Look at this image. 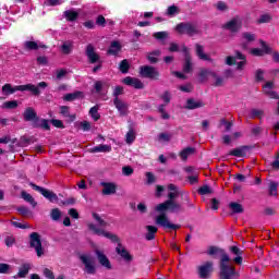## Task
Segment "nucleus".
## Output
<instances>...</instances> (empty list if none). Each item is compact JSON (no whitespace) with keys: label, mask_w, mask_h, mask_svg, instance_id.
Returning <instances> with one entry per match:
<instances>
[{"label":"nucleus","mask_w":279,"mask_h":279,"mask_svg":"<svg viewBox=\"0 0 279 279\" xmlns=\"http://www.w3.org/2000/svg\"><path fill=\"white\" fill-rule=\"evenodd\" d=\"M225 29H228L229 32H239L241 29V20L233 19L229 21L227 24H225Z\"/></svg>","instance_id":"nucleus-22"},{"label":"nucleus","mask_w":279,"mask_h":279,"mask_svg":"<svg viewBox=\"0 0 279 279\" xmlns=\"http://www.w3.org/2000/svg\"><path fill=\"white\" fill-rule=\"evenodd\" d=\"M195 49H196V56L197 58H199V60H205L206 62H213V59L210 58V56L204 52V46L196 44Z\"/></svg>","instance_id":"nucleus-23"},{"label":"nucleus","mask_w":279,"mask_h":279,"mask_svg":"<svg viewBox=\"0 0 279 279\" xmlns=\"http://www.w3.org/2000/svg\"><path fill=\"white\" fill-rule=\"evenodd\" d=\"M191 154H195V148L186 147L183 150H181L180 157L182 160H187V158H189V156H191Z\"/></svg>","instance_id":"nucleus-39"},{"label":"nucleus","mask_w":279,"mask_h":279,"mask_svg":"<svg viewBox=\"0 0 279 279\" xmlns=\"http://www.w3.org/2000/svg\"><path fill=\"white\" fill-rule=\"evenodd\" d=\"M44 276L45 278H48V279H56L53 271H51L49 268L44 269Z\"/></svg>","instance_id":"nucleus-64"},{"label":"nucleus","mask_w":279,"mask_h":279,"mask_svg":"<svg viewBox=\"0 0 279 279\" xmlns=\"http://www.w3.org/2000/svg\"><path fill=\"white\" fill-rule=\"evenodd\" d=\"M36 119H38V117L36 116V111H34V108L28 107L25 111H24V120L25 121H36Z\"/></svg>","instance_id":"nucleus-30"},{"label":"nucleus","mask_w":279,"mask_h":279,"mask_svg":"<svg viewBox=\"0 0 279 279\" xmlns=\"http://www.w3.org/2000/svg\"><path fill=\"white\" fill-rule=\"evenodd\" d=\"M265 112L260 109H252L250 119H263Z\"/></svg>","instance_id":"nucleus-43"},{"label":"nucleus","mask_w":279,"mask_h":279,"mask_svg":"<svg viewBox=\"0 0 279 279\" xmlns=\"http://www.w3.org/2000/svg\"><path fill=\"white\" fill-rule=\"evenodd\" d=\"M262 49L260 48H254L251 50V53L253 56H265V53H271V48L267 46V44L263 40H260Z\"/></svg>","instance_id":"nucleus-18"},{"label":"nucleus","mask_w":279,"mask_h":279,"mask_svg":"<svg viewBox=\"0 0 279 279\" xmlns=\"http://www.w3.org/2000/svg\"><path fill=\"white\" fill-rule=\"evenodd\" d=\"M80 260L85 265L86 274L90 276H95L97 268L95 267V258L90 255H81Z\"/></svg>","instance_id":"nucleus-8"},{"label":"nucleus","mask_w":279,"mask_h":279,"mask_svg":"<svg viewBox=\"0 0 279 279\" xmlns=\"http://www.w3.org/2000/svg\"><path fill=\"white\" fill-rule=\"evenodd\" d=\"M119 51H121V44L119 41H112L108 49L109 56H118Z\"/></svg>","instance_id":"nucleus-32"},{"label":"nucleus","mask_w":279,"mask_h":279,"mask_svg":"<svg viewBox=\"0 0 279 279\" xmlns=\"http://www.w3.org/2000/svg\"><path fill=\"white\" fill-rule=\"evenodd\" d=\"M29 239L31 247L35 250L37 256L40 258V256L45 254V251L43 250V242L40 241V234L33 232L31 233Z\"/></svg>","instance_id":"nucleus-7"},{"label":"nucleus","mask_w":279,"mask_h":279,"mask_svg":"<svg viewBox=\"0 0 279 279\" xmlns=\"http://www.w3.org/2000/svg\"><path fill=\"white\" fill-rule=\"evenodd\" d=\"M122 82L125 84V86H132L133 88L137 89H143L145 87L141 80L132 76L124 77Z\"/></svg>","instance_id":"nucleus-15"},{"label":"nucleus","mask_w":279,"mask_h":279,"mask_svg":"<svg viewBox=\"0 0 279 279\" xmlns=\"http://www.w3.org/2000/svg\"><path fill=\"white\" fill-rule=\"evenodd\" d=\"M182 53H184V65H183V71L184 73H191L193 71V63L191 62V53H189V48L186 46L181 47Z\"/></svg>","instance_id":"nucleus-13"},{"label":"nucleus","mask_w":279,"mask_h":279,"mask_svg":"<svg viewBox=\"0 0 279 279\" xmlns=\"http://www.w3.org/2000/svg\"><path fill=\"white\" fill-rule=\"evenodd\" d=\"M47 82H40L36 85L34 84H26V85H16L14 87H12V84H4L2 86V93L4 95H14V93H16V90L20 92H25V90H29L33 95H35V97H38L40 95V89H45L47 88Z\"/></svg>","instance_id":"nucleus-3"},{"label":"nucleus","mask_w":279,"mask_h":279,"mask_svg":"<svg viewBox=\"0 0 279 279\" xmlns=\"http://www.w3.org/2000/svg\"><path fill=\"white\" fill-rule=\"evenodd\" d=\"M134 141H136V133L134 132V130H130L126 133V143H128V145H132V143H134Z\"/></svg>","instance_id":"nucleus-46"},{"label":"nucleus","mask_w":279,"mask_h":279,"mask_svg":"<svg viewBox=\"0 0 279 279\" xmlns=\"http://www.w3.org/2000/svg\"><path fill=\"white\" fill-rule=\"evenodd\" d=\"M213 75H215V71L209 69H201V71L198 72V80L202 83L208 82V77H213Z\"/></svg>","instance_id":"nucleus-25"},{"label":"nucleus","mask_w":279,"mask_h":279,"mask_svg":"<svg viewBox=\"0 0 279 279\" xmlns=\"http://www.w3.org/2000/svg\"><path fill=\"white\" fill-rule=\"evenodd\" d=\"M211 77H214L213 86H216V88H219L226 84V78L223 76H219L217 72H215V75Z\"/></svg>","instance_id":"nucleus-36"},{"label":"nucleus","mask_w":279,"mask_h":279,"mask_svg":"<svg viewBox=\"0 0 279 279\" xmlns=\"http://www.w3.org/2000/svg\"><path fill=\"white\" fill-rule=\"evenodd\" d=\"M61 51L65 56H69V53H71L73 51V41L63 43V45L61 46Z\"/></svg>","instance_id":"nucleus-37"},{"label":"nucleus","mask_w":279,"mask_h":279,"mask_svg":"<svg viewBox=\"0 0 279 279\" xmlns=\"http://www.w3.org/2000/svg\"><path fill=\"white\" fill-rule=\"evenodd\" d=\"M92 216L94 221H96V225L93 222H89L87 225L89 232L96 234L97 236H105V239H109L113 243H117V241H119V238L113 233L106 231V228H108V222L104 220V217H101L97 213H93Z\"/></svg>","instance_id":"nucleus-2"},{"label":"nucleus","mask_w":279,"mask_h":279,"mask_svg":"<svg viewBox=\"0 0 279 279\" xmlns=\"http://www.w3.org/2000/svg\"><path fill=\"white\" fill-rule=\"evenodd\" d=\"M157 226H161L165 230H178L180 229V225H174L169 221V217L163 213L156 217L155 219Z\"/></svg>","instance_id":"nucleus-9"},{"label":"nucleus","mask_w":279,"mask_h":279,"mask_svg":"<svg viewBox=\"0 0 279 279\" xmlns=\"http://www.w3.org/2000/svg\"><path fill=\"white\" fill-rule=\"evenodd\" d=\"M123 94V87L122 86H117L113 89V97L114 99H119V96Z\"/></svg>","instance_id":"nucleus-60"},{"label":"nucleus","mask_w":279,"mask_h":279,"mask_svg":"<svg viewBox=\"0 0 279 279\" xmlns=\"http://www.w3.org/2000/svg\"><path fill=\"white\" fill-rule=\"evenodd\" d=\"M156 210L157 213H165V210H169V204L167 203V201L165 203L157 205Z\"/></svg>","instance_id":"nucleus-54"},{"label":"nucleus","mask_w":279,"mask_h":279,"mask_svg":"<svg viewBox=\"0 0 279 279\" xmlns=\"http://www.w3.org/2000/svg\"><path fill=\"white\" fill-rule=\"evenodd\" d=\"M207 254L208 256H220L219 279H236L241 276L239 271H236V268L230 265V256L226 253V251L217 246H210Z\"/></svg>","instance_id":"nucleus-1"},{"label":"nucleus","mask_w":279,"mask_h":279,"mask_svg":"<svg viewBox=\"0 0 279 279\" xmlns=\"http://www.w3.org/2000/svg\"><path fill=\"white\" fill-rule=\"evenodd\" d=\"M160 50L149 52L147 56L148 62H150V64H156V62H158V57H160Z\"/></svg>","instance_id":"nucleus-38"},{"label":"nucleus","mask_w":279,"mask_h":279,"mask_svg":"<svg viewBox=\"0 0 279 279\" xmlns=\"http://www.w3.org/2000/svg\"><path fill=\"white\" fill-rule=\"evenodd\" d=\"M140 75L147 80H158L160 72L151 65H143L140 68Z\"/></svg>","instance_id":"nucleus-11"},{"label":"nucleus","mask_w":279,"mask_h":279,"mask_svg":"<svg viewBox=\"0 0 279 279\" xmlns=\"http://www.w3.org/2000/svg\"><path fill=\"white\" fill-rule=\"evenodd\" d=\"M179 90H182V93H192L193 92V85L191 83H187L185 85L179 86Z\"/></svg>","instance_id":"nucleus-53"},{"label":"nucleus","mask_w":279,"mask_h":279,"mask_svg":"<svg viewBox=\"0 0 279 279\" xmlns=\"http://www.w3.org/2000/svg\"><path fill=\"white\" fill-rule=\"evenodd\" d=\"M32 269V264L29 263H24L21 265L17 275H14V279L19 278H27V274H29V270Z\"/></svg>","instance_id":"nucleus-21"},{"label":"nucleus","mask_w":279,"mask_h":279,"mask_svg":"<svg viewBox=\"0 0 279 279\" xmlns=\"http://www.w3.org/2000/svg\"><path fill=\"white\" fill-rule=\"evenodd\" d=\"M199 195H210L213 193V190H210V186L208 185H203L198 189Z\"/></svg>","instance_id":"nucleus-49"},{"label":"nucleus","mask_w":279,"mask_h":279,"mask_svg":"<svg viewBox=\"0 0 279 279\" xmlns=\"http://www.w3.org/2000/svg\"><path fill=\"white\" fill-rule=\"evenodd\" d=\"M60 217H62V211H60V209L53 208L50 211V218L52 219V221H60Z\"/></svg>","instance_id":"nucleus-44"},{"label":"nucleus","mask_w":279,"mask_h":279,"mask_svg":"<svg viewBox=\"0 0 279 279\" xmlns=\"http://www.w3.org/2000/svg\"><path fill=\"white\" fill-rule=\"evenodd\" d=\"M271 167L275 171H279V153L276 155L275 160L271 162Z\"/></svg>","instance_id":"nucleus-63"},{"label":"nucleus","mask_w":279,"mask_h":279,"mask_svg":"<svg viewBox=\"0 0 279 279\" xmlns=\"http://www.w3.org/2000/svg\"><path fill=\"white\" fill-rule=\"evenodd\" d=\"M113 105L116 106L121 117H125V114H128V104H125L123 100H121L120 98H114Z\"/></svg>","instance_id":"nucleus-20"},{"label":"nucleus","mask_w":279,"mask_h":279,"mask_svg":"<svg viewBox=\"0 0 279 279\" xmlns=\"http://www.w3.org/2000/svg\"><path fill=\"white\" fill-rule=\"evenodd\" d=\"M186 108L189 110H195L197 108H204V102L202 100H196V99L190 98L186 101Z\"/></svg>","instance_id":"nucleus-28"},{"label":"nucleus","mask_w":279,"mask_h":279,"mask_svg":"<svg viewBox=\"0 0 279 279\" xmlns=\"http://www.w3.org/2000/svg\"><path fill=\"white\" fill-rule=\"evenodd\" d=\"M24 47L28 51H36L39 47L41 49H45L46 46L45 45H38V43H36V41H25Z\"/></svg>","instance_id":"nucleus-34"},{"label":"nucleus","mask_w":279,"mask_h":279,"mask_svg":"<svg viewBox=\"0 0 279 279\" xmlns=\"http://www.w3.org/2000/svg\"><path fill=\"white\" fill-rule=\"evenodd\" d=\"M22 198L27 202L28 204H31L33 206V208H36V206H38V203H36V201L34 199V196H32V194L23 191L21 193Z\"/></svg>","instance_id":"nucleus-35"},{"label":"nucleus","mask_w":279,"mask_h":279,"mask_svg":"<svg viewBox=\"0 0 279 279\" xmlns=\"http://www.w3.org/2000/svg\"><path fill=\"white\" fill-rule=\"evenodd\" d=\"M85 56H87L89 64H97L98 62H101V57L95 51V46L92 44L87 45Z\"/></svg>","instance_id":"nucleus-12"},{"label":"nucleus","mask_w":279,"mask_h":279,"mask_svg":"<svg viewBox=\"0 0 279 279\" xmlns=\"http://www.w3.org/2000/svg\"><path fill=\"white\" fill-rule=\"evenodd\" d=\"M226 64H228V66L238 64L236 70L243 71V69H245V64H246L245 54L241 53L240 51H236L235 56H233V57L229 56L226 58Z\"/></svg>","instance_id":"nucleus-5"},{"label":"nucleus","mask_w":279,"mask_h":279,"mask_svg":"<svg viewBox=\"0 0 279 279\" xmlns=\"http://www.w3.org/2000/svg\"><path fill=\"white\" fill-rule=\"evenodd\" d=\"M31 186L34 191H37L38 193H40V195H43V197H45L49 202L51 203L58 202V195L53 193L51 190L45 189L34 183H31Z\"/></svg>","instance_id":"nucleus-10"},{"label":"nucleus","mask_w":279,"mask_h":279,"mask_svg":"<svg viewBox=\"0 0 279 279\" xmlns=\"http://www.w3.org/2000/svg\"><path fill=\"white\" fill-rule=\"evenodd\" d=\"M110 151H112V146L106 144H100L89 149L90 154H110Z\"/></svg>","instance_id":"nucleus-19"},{"label":"nucleus","mask_w":279,"mask_h":279,"mask_svg":"<svg viewBox=\"0 0 279 279\" xmlns=\"http://www.w3.org/2000/svg\"><path fill=\"white\" fill-rule=\"evenodd\" d=\"M117 254L121 256L125 260V263H132V256L128 250H125L121 244H119L116 248Z\"/></svg>","instance_id":"nucleus-24"},{"label":"nucleus","mask_w":279,"mask_h":279,"mask_svg":"<svg viewBox=\"0 0 279 279\" xmlns=\"http://www.w3.org/2000/svg\"><path fill=\"white\" fill-rule=\"evenodd\" d=\"M153 36L157 40H165V38H167V36H169V33H167V32H157V33H154Z\"/></svg>","instance_id":"nucleus-52"},{"label":"nucleus","mask_w":279,"mask_h":279,"mask_svg":"<svg viewBox=\"0 0 279 279\" xmlns=\"http://www.w3.org/2000/svg\"><path fill=\"white\" fill-rule=\"evenodd\" d=\"M119 70L125 74L128 71H130V62H128V59H124L119 64Z\"/></svg>","instance_id":"nucleus-45"},{"label":"nucleus","mask_w":279,"mask_h":279,"mask_svg":"<svg viewBox=\"0 0 279 279\" xmlns=\"http://www.w3.org/2000/svg\"><path fill=\"white\" fill-rule=\"evenodd\" d=\"M17 213H20V215H22L23 217H27V215H29V208L25 207V206H21L17 208Z\"/></svg>","instance_id":"nucleus-62"},{"label":"nucleus","mask_w":279,"mask_h":279,"mask_svg":"<svg viewBox=\"0 0 279 279\" xmlns=\"http://www.w3.org/2000/svg\"><path fill=\"white\" fill-rule=\"evenodd\" d=\"M167 204H168L169 210L171 213H182V210H183L182 205L179 203H175V201L168 199Z\"/></svg>","instance_id":"nucleus-31"},{"label":"nucleus","mask_w":279,"mask_h":279,"mask_svg":"<svg viewBox=\"0 0 279 279\" xmlns=\"http://www.w3.org/2000/svg\"><path fill=\"white\" fill-rule=\"evenodd\" d=\"M4 243H5L7 247H12V245H14V243H16V239L13 235H7Z\"/></svg>","instance_id":"nucleus-51"},{"label":"nucleus","mask_w":279,"mask_h":279,"mask_svg":"<svg viewBox=\"0 0 279 279\" xmlns=\"http://www.w3.org/2000/svg\"><path fill=\"white\" fill-rule=\"evenodd\" d=\"M3 108L14 110V108H19V102H16V100L7 101L3 104Z\"/></svg>","instance_id":"nucleus-48"},{"label":"nucleus","mask_w":279,"mask_h":279,"mask_svg":"<svg viewBox=\"0 0 279 279\" xmlns=\"http://www.w3.org/2000/svg\"><path fill=\"white\" fill-rule=\"evenodd\" d=\"M229 207L235 215H240L241 213H243V205L239 203H230Z\"/></svg>","instance_id":"nucleus-42"},{"label":"nucleus","mask_w":279,"mask_h":279,"mask_svg":"<svg viewBox=\"0 0 279 279\" xmlns=\"http://www.w3.org/2000/svg\"><path fill=\"white\" fill-rule=\"evenodd\" d=\"M77 97H80V93H74V94H66L63 99L65 101H75V99H77Z\"/></svg>","instance_id":"nucleus-57"},{"label":"nucleus","mask_w":279,"mask_h":279,"mask_svg":"<svg viewBox=\"0 0 279 279\" xmlns=\"http://www.w3.org/2000/svg\"><path fill=\"white\" fill-rule=\"evenodd\" d=\"M97 260L99 263V265H101V267H104L107 270L112 269V264L110 263V259L108 258V256H106V254H104V252L96 250L95 251Z\"/></svg>","instance_id":"nucleus-14"},{"label":"nucleus","mask_w":279,"mask_h":279,"mask_svg":"<svg viewBox=\"0 0 279 279\" xmlns=\"http://www.w3.org/2000/svg\"><path fill=\"white\" fill-rule=\"evenodd\" d=\"M167 14L168 16H175V14H178V7L175 5L169 7L167 10Z\"/></svg>","instance_id":"nucleus-61"},{"label":"nucleus","mask_w":279,"mask_h":279,"mask_svg":"<svg viewBox=\"0 0 279 279\" xmlns=\"http://www.w3.org/2000/svg\"><path fill=\"white\" fill-rule=\"evenodd\" d=\"M60 114H62L64 119H68L70 123H73V121L76 119L75 114H71L70 108L68 106L60 107Z\"/></svg>","instance_id":"nucleus-26"},{"label":"nucleus","mask_w":279,"mask_h":279,"mask_svg":"<svg viewBox=\"0 0 279 279\" xmlns=\"http://www.w3.org/2000/svg\"><path fill=\"white\" fill-rule=\"evenodd\" d=\"M122 173H123V175L130 177V175H132V173H134V169L130 166H124L122 168Z\"/></svg>","instance_id":"nucleus-58"},{"label":"nucleus","mask_w":279,"mask_h":279,"mask_svg":"<svg viewBox=\"0 0 279 279\" xmlns=\"http://www.w3.org/2000/svg\"><path fill=\"white\" fill-rule=\"evenodd\" d=\"M245 151H247V146H241L232 149L229 156H234L235 158H245Z\"/></svg>","instance_id":"nucleus-27"},{"label":"nucleus","mask_w":279,"mask_h":279,"mask_svg":"<svg viewBox=\"0 0 279 279\" xmlns=\"http://www.w3.org/2000/svg\"><path fill=\"white\" fill-rule=\"evenodd\" d=\"M213 271H215V263L213 262H205L197 266V275L201 279L210 278V276H213Z\"/></svg>","instance_id":"nucleus-6"},{"label":"nucleus","mask_w":279,"mask_h":279,"mask_svg":"<svg viewBox=\"0 0 279 279\" xmlns=\"http://www.w3.org/2000/svg\"><path fill=\"white\" fill-rule=\"evenodd\" d=\"M100 186H102V195H114L117 193V184L112 182H101Z\"/></svg>","instance_id":"nucleus-17"},{"label":"nucleus","mask_w":279,"mask_h":279,"mask_svg":"<svg viewBox=\"0 0 279 279\" xmlns=\"http://www.w3.org/2000/svg\"><path fill=\"white\" fill-rule=\"evenodd\" d=\"M269 21H271V16L269 14H264L259 16V19L257 20V23L259 24L269 23Z\"/></svg>","instance_id":"nucleus-59"},{"label":"nucleus","mask_w":279,"mask_h":279,"mask_svg":"<svg viewBox=\"0 0 279 279\" xmlns=\"http://www.w3.org/2000/svg\"><path fill=\"white\" fill-rule=\"evenodd\" d=\"M159 141L162 143H169L171 141V134L160 133L158 136Z\"/></svg>","instance_id":"nucleus-55"},{"label":"nucleus","mask_w":279,"mask_h":279,"mask_svg":"<svg viewBox=\"0 0 279 279\" xmlns=\"http://www.w3.org/2000/svg\"><path fill=\"white\" fill-rule=\"evenodd\" d=\"M89 116L92 117V119H94L95 121H99V119H101V116L99 114V106H94L89 109Z\"/></svg>","instance_id":"nucleus-40"},{"label":"nucleus","mask_w":279,"mask_h":279,"mask_svg":"<svg viewBox=\"0 0 279 279\" xmlns=\"http://www.w3.org/2000/svg\"><path fill=\"white\" fill-rule=\"evenodd\" d=\"M33 128H41L43 130H50L49 120L36 118L33 122Z\"/></svg>","instance_id":"nucleus-29"},{"label":"nucleus","mask_w":279,"mask_h":279,"mask_svg":"<svg viewBox=\"0 0 279 279\" xmlns=\"http://www.w3.org/2000/svg\"><path fill=\"white\" fill-rule=\"evenodd\" d=\"M64 16L68 21L70 22H73L77 19V16H80V13H77L76 11H71V10H68V11H64Z\"/></svg>","instance_id":"nucleus-41"},{"label":"nucleus","mask_w":279,"mask_h":279,"mask_svg":"<svg viewBox=\"0 0 279 279\" xmlns=\"http://www.w3.org/2000/svg\"><path fill=\"white\" fill-rule=\"evenodd\" d=\"M106 85V83L104 81H97L94 85V88L96 90V93H101V90H104V86Z\"/></svg>","instance_id":"nucleus-56"},{"label":"nucleus","mask_w":279,"mask_h":279,"mask_svg":"<svg viewBox=\"0 0 279 279\" xmlns=\"http://www.w3.org/2000/svg\"><path fill=\"white\" fill-rule=\"evenodd\" d=\"M178 34H186V36H197L199 26L193 22H181L175 26Z\"/></svg>","instance_id":"nucleus-4"},{"label":"nucleus","mask_w":279,"mask_h":279,"mask_svg":"<svg viewBox=\"0 0 279 279\" xmlns=\"http://www.w3.org/2000/svg\"><path fill=\"white\" fill-rule=\"evenodd\" d=\"M269 195H272V196L278 195V183L270 182V184H269Z\"/></svg>","instance_id":"nucleus-47"},{"label":"nucleus","mask_w":279,"mask_h":279,"mask_svg":"<svg viewBox=\"0 0 279 279\" xmlns=\"http://www.w3.org/2000/svg\"><path fill=\"white\" fill-rule=\"evenodd\" d=\"M225 125V132H230L232 130V122L227 121L226 119L220 120V126Z\"/></svg>","instance_id":"nucleus-50"},{"label":"nucleus","mask_w":279,"mask_h":279,"mask_svg":"<svg viewBox=\"0 0 279 279\" xmlns=\"http://www.w3.org/2000/svg\"><path fill=\"white\" fill-rule=\"evenodd\" d=\"M265 95L269 97L270 99H279L278 93L274 90V82L268 81L266 84L263 86Z\"/></svg>","instance_id":"nucleus-16"},{"label":"nucleus","mask_w":279,"mask_h":279,"mask_svg":"<svg viewBox=\"0 0 279 279\" xmlns=\"http://www.w3.org/2000/svg\"><path fill=\"white\" fill-rule=\"evenodd\" d=\"M146 241H154L156 239V232H158V228L154 226H146Z\"/></svg>","instance_id":"nucleus-33"}]
</instances>
